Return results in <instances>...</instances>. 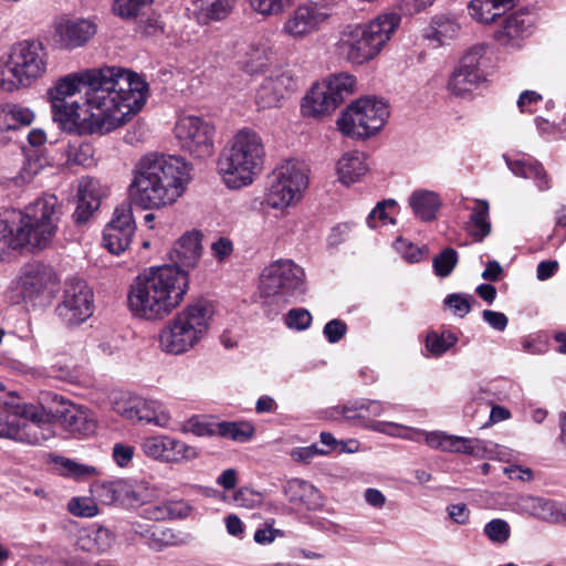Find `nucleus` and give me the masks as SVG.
Here are the masks:
<instances>
[{"mask_svg": "<svg viewBox=\"0 0 566 566\" xmlns=\"http://www.w3.org/2000/svg\"><path fill=\"white\" fill-rule=\"evenodd\" d=\"M86 85L85 105L91 112V130L109 133L124 125L144 106L148 85L137 73L122 66H102L70 73L48 90L50 102L63 103Z\"/></svg>", "mask_w": 566, "mask_h": 566, "instance_id": "obj_1", "label": "nucleus"}, {"mask_svg": "<svg viewBox=\"0 0 566 566\" xmlns=\"http://www.w3.org/2000/svg\"><path fill=\"white\" fill-rule=\"evenodd\" d=\"M128 186L130 203L144 210L172 206L191 180L190 166L179 156L148 153L132 170Z\"/></svg>", "mask_w": 566, "mask_h": 566, "instance_id": "obj_2", "label": "nucleus"}, {"mask_svg": "<svg viewBox=\"0 0 566 566\" xmlns=\"http://www.w3.org/2000/svg\"><path fill=\"white\" fill-rule=\"evenodd\" d=\"M61 217L55 195H45L31 202L23 211L0 217V261L10 252L25 245L44 249L52 241Z\"/></svg>", "mask_w": 566, "mask_h": 566, "instance_id": "obj_3", "label": "nucleus"}, {"mask_svg": "<svg viewBox=\"0 0 566 566\" xmlns=\"http://www.w3.org/2000/svg\"><path fill=\"white\" fill-rule=\"evenodd\" d=\"M188 283V274L176 266H151L130 285L129 308L140 318H161L180 304L187 293Z\"/></svg>", "mask_w": 566, "mask_h": 566, "instance_id": "obj_4", "label": "nucleus"}, {"mask_svg": "<svg viewBox=\"0 0 566 566\" xmlns=\"http://www.w3.org/2000/svg\"><path fill=\"white\" fill-rule=\"evenodd\" d=\"M265 147L261 136L250 128L240 129L219 159L218 168L230 189L251 185L263 168Z\"/></svg>", "mask_w": 566, "mask_h": 566, "instance_id": "obj_5", "label": "nucleus"}, {"mask_svg": "<svg viewBox=\"0 0 566 566\" xmlns=\"http://www.w3.org/2000/svg\"><path fill=\"white\" fill-rule=\"evenodd\" d=\"M400 20L398 13L386 12L367 23L348 25L337 44L339 53L358 65L375 59L391 39Z\"/></svg>", "mask_w": 566, "mask_h": 566, "instance_id": "obj_6", "label": "nucleus"}, {"mask_svg": "<svg viewBox=\"0 0 566 566\" xmlns=\"http://www.w3.org/2000/svg\"><path fill=\"white\" fill-rule=\"evenodd\" d=\"M48 63L49 54L42 42L23 40L13 44L0 57V90L14 92L31 86L44 76Z\"/></svg>", "mask_w": 566, "mask_h": 566, "instance_id": "obj_7", "label": "nucleus"}, {"mask_svg": "<svg viewBox=\"0 0 566 566\" xmlns=\"http://www.w3.org/2000/svg\"><path fill=\"white\" fill-rule=\"evenodd\" d=\"M212 315V306L206 300L186 306L160 331L161 350L180 355L193 348L207 334Z\"/></svg>", "mask_w": 566, "mask_h": 566, "instance_id": "obj_8", "label": "nucleus"}, {"mask_svg": "<svg viewBox=\"0 0 566 566\" xmlns=\"http://www.w3.org/2000/svg\"><path fill=\"white\" fill-rule=\"evenodd\" d=\"M8 396L11 401L4 403L12 408L8 439L28 444H42L54 437L55 432L52 426L54 415L48 412L43 407L18 403L14 391H10Z\"/></svg>", "mask_w": 566, "mask_h": 566, "instance_id": "obj_9", "label": "nucleus"}, {"mask_svg": "<svg viewBox=\"0 0 566 566\" xmlns=\"http://www.w3.org/2000/svg\"><path fill=\"white\" fill-rule=\"evenodd\" d=\"M389 111L385 102L364 97L350 104L337 120L339 130L353 138L365 139L380 130Z\"/></svg>", "mask_w": 566, "mask_h": 566, "instance_id": "obj_10", "label": "nucleus"}, {"mask_svg": "<svg viewBox=\"0 0 566 566\" xmlns=\"http://www.w3.org/2000/svg\"><path fill=\"white\" fill-rule=\"evenodd\" d=\"M307 184L305 167L296 161H286L270 176L265 203L273 209L286 208L301 198Z\"/></svg>", "mask_w": 566, "mask_h": 566, "instance_id": "obj_11", "label": "nucleus"}, {"mask_svg": "<svg viewBox=\"0 0 566 566\" xmlns=\"http://www.w3.org/2000/svg\"><path fill=\"white\" fill-rule=\"evenodd\" d=\"M57 282V275L52 266L40 262L29 263L11 282L7 296L12 304L34 302L45 292L54 290Z\"/></svg>", "mask_w": 566, "mask_h": 566, "instance_id": "obj_12", "label": "nucleus"}, {"mask_svg": "<svg viewBox=\"0 0 566 566\" xmlns=\"http://www.w3.org/2000/svg\"><path fill=\"white\" fill-rule=\"evenodd\" d=\"M335 0H307L287 17L282 32L294 40H302L319 31L336 14Z\"/></svg>", "mask_w": 566, "mask_h": 566, "instance_id": "obj_13", "label": "nucleus"}, {"mask_svg": "<svg viewBox=\"0 0 566 566\" xmlns=\"http://www.w3.org/2000/svg\"><path fill=\"white\" fill-rule=\"evenodd\" d=\"M304 271L291 260H280L266 266L260 279L264 296L287 297L305 292Z\"/></svg>", "mask_w": 566, "mask_h": 566, "instance_id": "obj_14", "label": "nucleus"}, {"mask_svg": "<svg viewBox=\"0 0 566 566\" xmlns=\"http://www.w3.org/2000/svg\"><path fill=\"white\" fill-rule=\"evenodd\" d=\"M93 291L84 280L70 279L55 308L56 315L69 327L81 325L93 315Z\"/></svg>", "mask_w": 566, "mask_h": 566, "instance_id": "obj_15", "label": "nucleus"}, {"mask_svg": "<svg viewBox=\"0 0 566 566\" xmlns=\"http://www.w3.org/2000/svg\"><path fill=\"white\" fill-rule=\"evenodd\" d=\"M180 146L193 157L206 158L213 154L214 126L199 116H184L175 126Z\"/></svg>", "mask_w": 566, "mask_h": 566, "instance_id": "obj_16", "label": "nucleus"}, {"mask_svg": "<svg viewBox=\"0 0 566 566\" xmlns=\"http://www.w3.org/2000/svg\"><path fill=\"white\" fill-rule=\"evenodd\" d=\"M485 52L483 45L473 46L460 60L449 83V91L455 96L470 94L484 80L480 70V61Z\"/></svg>", "mask_w": 566, "mask_h": 566, "instance_id": "obj_17", "label": "nucleus"}, {"mask_svg": "<svg viewBox=\"0 0 566 566\" xmlns=\"http://www.w3.org/2000/svg\"><path fill=\"white\" fill-rule=\"evenodd\" d=\"M297 87L298 78L291 70H274L260 84L255 94V102L262 108L276 107Z\"/></svg>", "mask_w": 566, "mask_h": 566, "instance_id": "obj_18", "label": "nucleus"}, {"mask_svg": "<svg viewBox=\"0 0 566 566\" xmlns=\"http://www.w3.org/2000/svg\"><path fill=\"white\" fill-rule=\"evenodd\" d=\"M136 226L129 206L117 207L103 231V244L113 254H120L130 244Z\"/></svg>", "mask_w": 566, "mask_h": 566, "instance_id": "obj_19", "label": "nucleus"}, {"mask_svg": "<svg viewBox=\"0 0 566 566\" xmlns=\"http://www.w3.org/2000/svg\"><path fill=\"white\" fill-rule=\"evenodd\" d=\"M101 205L98 181L93 178H82L77 188V205L73 213L74 223L85 226Z\"/></svg>", "mask_w": 566, "mask_h": 566, "instance_id": "obj_20", "label": "nucleus"}, {"mask_svg": "<svg viewBox=\"0 0 566 566\" xmlns=\"http://www.w3.org/2000/svg\"><path fill=\"white\" fill-rule=\"evenodd\" d=\"M202 253L201 233L192 231L184 234L170 252V260L177 269L187 274L189 269L197 266Z\"/></svg>", "mask_w": 566, "mask_h": 566, "instance_id": "obj_21", "label": "nucleus"}, {"mask_svg": "<svg viewBox=\"0 0 566 566\" xmlns=\"http://www.w3.org/2000/svg\"><path fill=\"white\" fill-rule=\"evenodd\" d=\"M96 32L93 22L85 19L67 20L56 27V42L66 50L83 46Z\"/></svg>", "mask_w": 566, "mask_h": 566, "instance_id": "obj_22", "label": "nucleus"}, {"mask_svg": "<svg viewBox=\"0 0 566 566\" xmlns=\"http://www.w3.org/2000/svg\"><path fill=\"white\" fill-rule=\"evenodd\" d=\"M283 491L287 501L300 509L317 511L324 505L318 489L305 480L291 479L285 483Z\"/></svg>", "mask_w": 566, "mask_h": 566, "instance_id": "obj_23", "label": "nucleus"}, {"mask_svg": "<svg viewBox=\"0 0 566 566\" xmlns=\"http://www.w3.org/2000/svg\"><path fill=\"white\" fill-rule=\"evenodd\" d=\"M534 17L527 10H520L507 15L501 29L495 33L496 40L505 46H513L514 41L527 35Z\"/></svg>", "mask_w": 566, "mask_h": 566, "instance_id": "obj_24", "label": "nucleus"}, {"mask_svg": "<svg viewBox=\"0 0 566 566\" xmlns=\"http://www.w3.org/2000/svg\"><path fill=\"white\" fill-rule=\"evenodd\" d=\"M123 415L127 419L155 423L159 427H167L170 420V415L161 408L159 402L142 398L132 400Z\"/></svg>", "mask_w": 566, "mask_h": 566, "instance_id": "obj_25", "label": "nucleus"}, {"mask_svg": "<svg viewBox=\"0 0 566 566\" xmlns=\"http://www.w3.org/2000/svg\"><path fill=\"white\" fill-rule=\"evenodd\" d=\"M59 418L70 432L82 436H90L95 432L96 420L85 407L69 403L63 410L59 411Z\"/></svg>", "mask_w": 566, "mask_h": 566, "instance_id": "obj_26", "label": "nucleus"}, {"mask_svg": "<svg viewBox=\"0 0 566 566\" xmlns=\"http://www.w3.org/2000/svg\"><path fill=\"white\" fill-rule=\"evenodd\" d=\"M459 32L460 24L454 17L438 14L432 18L430 25L426 30L424 38L429 41H434L437 46H441L454 40Z\"/></svg>", "mask_w": 566, "mask_h": 566, "instance_id": "obj_27", "label": "nucleus"}, {"mask_svg": "<svg viewBox=\"0 0 566 566\" xmlns=\"http://www.w3.org/2000/svg\"><path fill=\"white\" fill-rule=\"evenodd\" d=\"M302 113L307 117H319L334 112L337 106L319 83L312 86L302 103Z\"/></svg>", "mask_w": 566, "mask_h": 566, "instance_id": "obj_28", "label": "nucleus"}, {"mask_svg": "<svg viewBox=\"0 0 566 566\" xmlns=\"http://www.w3.org/2000/svg\"><path fill=\"white\" fill-rule=\"evenodd\" d=\"M237 0H196V17L200 23L222 21L235 7Z\"/></svg>", "mask_w": 566, "mask_h": 566, "instance_id": "obj_29", "label": "nucleus"}, {"mask_svg": "<svg viewBox=\"0 0 566 566\" xmlns=\"http://www.w3.org/2000/svg\"><path fill=\"white\" fill-rule=\"evenodd\" d=\"M413 214L422 221H432L441 206L439 196L430 190L418 189L409 197Z\"/></svg>", "mask_w": 566, "mask_h": 566, "instance_id": "obj_30", "label": "nucleus"}, {"mask_svg": "<svg viewBox=\"0 0 566 566\" xmlns=\"http://www.w3.org/2000/svg\"><path fill=\"white\" fill-rule=\"evenodd\" d=\"M368 167L360 153H347L337 163L338 180L348 186L359 181Z\"/></svg>", "mask_w": 566, "mask_h": 566, "instance_id": "obj_31", "label": "nucleus"}, {"mask_svg": "<svg viewBox=\"0 0 566 566\" xmlns=\"http://www.w3.org/2000/svg\"><path fill=\"white\" fill-rule=\"evenodd\" d=\"M489 210V202L481 199L475 200V205L471 209L467 231L475 242H482L491 232Z\"/></svg>", "mask_w": 566, "mask_h": 566, "instance_id": "obj_32", "label": "nucleus"}, {"mask_svg": "<svg viewBox=\"0 0 566 566\" xmlns=\"http://www.w3.org/2000/svg\"><path fill=\"white\" fill-rule=\"evenodd\" d=\"M319 84L338 107L349 95L354 93L356 78L347 73H337L329 75Z\"/></svg>", "mask_w": 566, "mask_h": 566, "instance_id": "obj_33", "label": "nucleus"}, {"mask_svg": "<svg viewBox=\"0 0 566 566\" xmlns=\"http://www.w3.org/2000/svg\"><path fill=\"white\" fill-rule=\"evenodd\" d=\"M505 161L515 176L534 179L539 190L549 189V181L541 163L525 159H510L509 157H505Z\"/></svg>", "mask_w": 566, "mask_h": 566, "instance_id": "obj_34", "label": "nucleus"}, {"mask_svg": "<svg viewBox=\"0 0 566 566\" xmlns=\"http://www.w3.org/2000/svg\"><path fill=\"white\" fill-rule=\"evenodd\" d=\"M52 118L64 130L76 129L81 122L86 120L82 117V107L77 102H50Z\"/></svg>", "mask_w": 566, "mask_h": 566, "instance_id": "obj_35", "label": "nucleus"}, {"mask_svg": "<svg viewBox=\"0 0 566 566\" xmlns=\"http://www.w3.org/2000/svg\"><path fill=\"white\" fill-rule=\"evenodd\" d=\"M515 0H471L472 17L482 23H491L514 6Z\"/></svg>", "mask_w": 566, "mask_h": 566, "instance_id": "obj_36", "label": "nucleus"}, {"mask_svg": "<svg viewBox=\"0 0 566 566\" xmlns=\"http://www.w3.org/2000/svg\"><path fill=\"white\" fill-rule=\"evenodd\" d=\"M77 543L83 551L103 553L112 546L113 536L105 527L92 526L81 533Z\"/></svg>", "mask_w": 566, "mask_h": 566, "instance_id": "obj_37", "label": "nucleus"}, {"mask_svg": "<svg viewBox=\"0 0 566 566\" xmlns=\"http://www.w3.org/2000/svg\"><path fill=\"white\" fill-rule=\"evenodd\" d=\"M189 533L175 531L172 528H156L149 535V547L160 552L170 546H182L191 542Z\"/></svg>", "mask_w": 566, "mask_h": 566, "instance_id": "obj_38", "label": "nucleus"}, {"mask_svg": "<svg viewBox=\"0 0 566 566\" xmlns=\"http://www.w3.org/2000/svg\"><path fill=\"white\" fill-rule=\"evenodd\" d=\"M128 483L125 481L107 482L97 485L95 489L96 496L105 504L115 502L122 503L127 494Z\"/></svg>", "mask_w": 566, "mask_h": 566, "instance_id": "obj_39", "label": "nucleus"}, {"mask_svg": "<svg viewBox=\"0 0 566 566\" xmlns=\"http://www.w3.org/2000/svg\"><path fill=\"white\" fill-rule=\"evenodd\" d=\"M167 446L168 463L190 461L198 457V451L195 447L169 436H167Z\"/></svg>", "mask_w": 566, "mask_h": 566, "instance_id": "obj_40", "label": "nucleus"}, {"mask_svg": "<svg viewBox=\"0 0 566 566\" xmlns=\"http://www.w3.org/2000/svg\"><path fill=\"white\" fill-rule=\"evenodd\" d=\"M65 153L71 165L91 166L94 161V148L88 143L69 144Z\"/></svg>", "mask_w": 566, "mask_h": 566, "instance_id": "obj_41", "label": "nucleus"}, {"mask_svg": "<svg viewBox=\"0 0 566 566\" xmlns=\"http://www.w3.org/2000/svg\"><path fill=\"white\" fill-rule=\"evenodd\" d=\"M458 342V337L451 332H443L441 335L431 332L427 335L426 347L434 356L444 354Z\"/></svg>", "mask_w": 566, "mask_h": 566, "instance_id": "obj_42", "label": "nucleus"}, {"mask_svg": "<svg viewBox=\"0 0 566 566\" xmlns=\"http://www.w3.org/2000/svg\"><path fill=\"white\" fill-rule=\"evenodd\" d=\"M167 448V436L148 437L142 443V450L147 457L165 463H168Z\"/></svg>", "mask_w": 566, "mask_h": 566, "instance_id": "obj_43", "label": "nucleus"}, {"mask_svg": "<svg viewBox=\"0 0 566 566\" xmlns=\"http://www.w3.org/2000/svg\"><path fill=\"white\" fill-rule=\"evenodd\" d=\"M458 263V252L452 248H446L432 260L434 273L440 277L449 276Z\"/></svg>", "mask_w": 566, "mask_h": 566, "instance_id": "obj_44", "label": "nucleus"}, {"mask_svg": "<svg viewBox=\"0 0 566 566\" xmlns=\"http://www.w3.org/2000/svg\"><path fill=\"white\" fill-rule=\"evenodd\" d=\"M217 434L234 441H247L253 434V428L249 423L219 422Z\"/></svg>", "mask_w": 566, "mask_h": 566, "instance_id": "obj_45", "label": "nucleus"}, {"mask_svg": "<svg viewBox=\"0 0 566 566\" xmlns=\"http://www.w3.org/2000/svg\"><path fill=\"white\" fill-rule=\"evenodd\" d=\"M294 0H249L251 8L264 17L280 15Z\"/></svg>", "mask_w": 566, "mask_h": 566, "instance_id": "obj_46", "label": "nucleus"}, {"mask_svg": "<svg viewBox=\"0 0 566 566\" xmlns=\"http://www.w3.org/2000/svg\"><path fill=\"white\" fill-rule=\"evenodd\" d=\"M184 431L198 437L213 436L218 432V423H213L201 416H193L184 424Z\"/></svg>", "mask_w": 566, "mask_h": 566, "instance_id": "obj_47", "label": "nucleus"}, {"mask_svg": "<svg viewBox=\"0 0 566 566\" xmlns=\"http://www.w3.org/2000/svg\"><path fill=\"white\" fill-rule=\"evenodd\" d=\"M446 436L447 433L443 431L426 432L422 430L408 429V433L402 437L413 441H420V439L423 438L430 448L443 451Z\"/></svg>", "mask_w": 566, "mask_h": 566, "instance_id": "obj_48", "label": "nucleus"}, {"mask_svg": "<svg viewBox=\"0 0 566 566\" xmlns=\"http://www.w3.org/2000/svg\"><path fill=\"white\" fill-rule=\"evenodd\" d=\"M484 534L491 542L503 544L510 538L511 527L506 521L494 518L485 524Z\"/></svg>", "mask_w": 566, "mask_h": 566, "instance_id": "obj_49", "label": "nucleus"}, {"mask_svg": "<svg viewBox=\"0 0 566 566\" xmlns=\"http://www.w3.org/2000/svg\"><path fill=\"white\" fill-rule=\"evenodd\" d=\"M284 322L291 329L305 331L312 324V315L305 308H292L285 315Z\"/></svg>", "mask_w": 566, "mask_h": 566, "instance_id": "obj_50", "label": "nucleus"}, {"mask_svg": "<svg viewBox=\"0 0 566 566\" xmlns=\"http://www.w3.org/2000/svg\"><path fill=\"white\" fill-rule=\"evenodd\" d=\"M153 0H114L113 11L122 18L136 17L140 9L151 3Z\"/></svg>", "mask_w": 566, "mask_h": 566, "instance_id": "obj_51", "label": "nucleus"}, {"mask_svg": "<svg viewBox=\"0 0 566 566\" xmlns=\"http://www.w3.org/2000/svg\"><path fill=\"white\" fill-rule=\"evenodd\" d=\"M473 300L474 298L471 295L452 293L444 298V304L455 315L459 317H464L471 311V301Z\"/></svg>", "mask_w": 566, "mask_h": 566, "instance_id": "obj_52", "label": "nucleus"}, {"mask_svg": "<svg viewBox=\"0 0 566 566\" xmlns=\"http://www.w3.org/2000/svg\"><path fill=\"white\" fill-rule=\"evenodd\" d=\"M395 206L396 201L391 199L378 202L377 206L370 211V213L367 217L368 226L370 228H377V220L380 221L382 224H386L387 222L392 223L394 219L389 217V214L386 212V209L395 208Z\"/></svg>", "mask_w": 566, "mask_h": 566, "instance_id": "obj_53", "label": "nucleus"}, {"mask_svg": "<svg viewBox=\"0 0 566 566\" xmlns=\"http://www.w3.org/2000/svg\"><path fill=\"white\" fill-rule=\"evenodd\" d=\"M15 129L20 126H29L34 120V113L29 107L19 104H7Z\"/></svg>", "mask_w": 566, "mask_h": 566, "instance_id": "obj_54", "label": "nucleus"}, {"mask_svg": "<svg viewBox=\"0 0 566 566\" xmlns=\"http://www.w3.org/2000/svg\"><path fill=\"white\" fill-rule=\"evenodd\" d=\"M346 332V323L338 318L327 322L323 329L324 336L332 344L338 343L345 336Z\"/></svg>", "mask_w": 566, "mask_h": 566, "instance_id": "obj_55", "label": "nucleus"}, {"mask_svg": "<svg viewBox=\"0 0 566 566\" xmlns=\"http://www.w3.org/2000/svg\"><path fill=\"white\" fill-rule=\"evenodd\" d=\"M457 449L459 450H457L455 453H463L474 457L481 455L485 450L481 440L464 437H459Z\"/></svg>", "mask_w": 566, "mask_h": 566, "instance_id": "obj_56", "label": "nucleus"}, {"mask_svg": "<svg viewBox=\"0 0 566 566\" xmlns=\"http://www.w3.org/2000/svg\"><path fill=\"white\" fill-rule=\"evenodd\" d=\"M211 250L214 258L219 261H223L232 254L233 243L230 239L221 237L211 244Z\"/></svg>", "mask_w": 566, "mask_h": 566, "instance_id": "obj_57", "label": "nucleus"}, {"mask_svg": "<svg viewBox=\"0 0 566 566\" xmlns=\"http://www.w3.org/2000/svg\"><path fill=\"white\" fill-rule=\"evenodd\" d=\"M191 512V506L184 501L166 502V515L168 518H185Z\"/></svg>", "mask_w": 566, "mask_h": 566, "instance_id": "obj_58", "label": "nucleus"}, {"mask_svg": "<svg viewBox=\"0 0 566 566\" xmlns=\"http://www.w3.org/2000/svg\"><path fill=\"white\" fill-rule=\"evenodd\" d=\"M542 101V95L535 91H524L517 99V107L522 113H532V106Z\"/></svg>", "mask_w": 566, "mask_h": 566, "instance_id": "obj_59", "label": "nucleus"}, {"mask_svg": "<svg viewBox=\"0 0 566 566\" xmlns=\"http://www.w3.org/2000/svg\"><path fill=\"white\" fill-rule=\"evenodd\" d=\"M483 319L494 329L504 331L507 326V317L505 314L501 312H495L491 310H484L482 312Z\"/></svg>", "mask_w": 566, "mask_h": 566, "instance_id": "obj_60", "label": "nucleus"}, {"mask_svg": "<svg viewBox=\"0 0 566 566\" xmlns=\"http://www.w3.org/2000/svg\"><path fill=\"white\" fill-rule=\"evenodd\" d=\"M134 447L123 443H116L113 448L114 461L119 467H126L133 459Z\"/></svg>", "mask_w": 566, "mask_h": 566, "instance_id": "obj_61", "label": "nucleus"}, {"mask_svg": "<svg viewBox=\"0 0 566 566\" xmlns=\"http://www.w3.org/2000/svg\"><path fill=\"white\" fill-rule=\"evenodd\" d=\"M434 1L436 0H401L400 10L407 15H413L432 6Z\"/></svg>", "mask_w": 566, "mask_h": 566, "instance_id": "obj_62", "label": "nucleus"}, {"mask_svg": "<svg viewBox=\"0 0 566 566\" xmlns=\"http://www.w3.org/2000/svg\"><path fill=\"white\" fill-rule=\"evenodd\" d=\"M558 270V262L555 260L542 261L536 269V277L539 281L551 279Z\"/></svg>", "mask_w": 566, "mask_h": 566, "instance_id": "obj_63", "label": "nucleus"}, {"mask_svg": "<svg viewBox=\"0 0 566 566\" xmlns=\"http://www.w3.org/2000/svg\"><path fill=\"white\" fill-rule=\"evenodd\" d=\"M364 499L370 506L375 509H382L386 504V496L378 489H366L364 492Z\"/></svg>", "mask_w": 566, "mask_h": 566, "instance_id": "obj_64", "label": "nucleus"}]
</instances>
